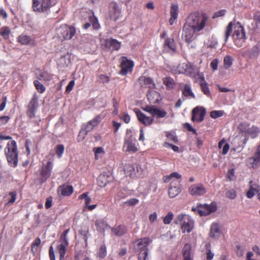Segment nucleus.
I'll use <instances>...</instances> for the list:
<instances>
[{
    "mask_svg": "<svg viewBox=\"0 0 260 260\" xmlns=\"http://www.w3.org/2000/svg\"><path fill=\"white\" fill-rule=\"evenodd\" d=\"M233 28L234 33L232 37L234 44L237 47L243 46L247 39L245 29L239 22L234 20L230 22L226 26L224 35V41L226 42L230 36Z\"/></svg>",
    "mask_w": 260,
    "mask_h": 260,
    "instance_id": "obj_1",
    "label": "nucleus"
},
{
    "mask_svg": "<svg viewBox=\"0 0 260 260\" xmlns=\"http://www.w3.org/2000/svg\"><path fill=\"white\" fill-rule=\"evenodd\" d=\"M142 109L149 113L151 116L150 117L146 115L138 109L135 110V113L139 122L146 126L153 124L155 118H164L167 115V112L165 110L157 108L153 105H147L145 107L142 108Z\"/></svg>",
    "mask_w": 260,
    "mask_h": 260,
    "instance_id": "obj_2",
    "label": "nucleus"
},
{
    "mask_svg": "<svg viewBox=\"0 0 260 260\" xmlns=\"http://www.w3.org/2000/svg\"><path fill=\"white\" fill-rule=\"evenodd\" d=\"M5 155L8 165L16 168L18 164L19 151L16 142L12 140L8 142L5 149Z\"/></svg>",
    "mask_w": 260,
    "mask_h": 260,
    "instance_id": "obj_3",
    "label": "nucleus"
},
{
    "mask_svg": "<svg viewBox=\"0 0 260 260\" xmlns=\"http://www.w3.org/2000/svg\"><path fill=\"white\" fill-rule=\"evenodd\" d=\"M208 19V17L206 14H200L198 12H194L188 15L186 23L199 32L204 28Z\"/></svg>",
    "mask_w": 260,
    "mask_h": 260,
    "instance_id": "obj_4",
    "label": "nucleus"
},
{
    "mask_svg": "<svg viewBox=\"0 0 260 260\" xmlns=\"http://www.w3.org/2000/svg\"><path fill=\"white\" fill-rule=\"evenodd\" d=\"M123 150L125 152L130 153H134L138 151V147L136 144V140L133 136L132 131L131 129H127L126 130Z\"/></svg>",
    "mask_w": 260,
    "mask_h": 260,
    "instance_id": "obj_5",
    "label": "nucleus"
},
{
    "mask_svg": "<svg viewBox=\"0 0 260 260\" xmlns=\"http://www.w3.org/2000/svg\"><path fill=\"white\" fill-rule=\"evenodd\" d=\"M70 231V229H67L61 234L58 241V245L56 247V252L59 254V260H64L67 247L69 246V241L67 235Z\"/></svg>",
    "mask_w": 260,
    "mask_h": 260,
    "instance_id": "obj_6",
    "label": "nucleus"
},
{
    "mask_svg": "<svg viewBox=\"0 0 260 260\" xmlns=\"http://www.w3.org/2000/svg\"><path fill=\"white\" fill-rule=\"evenodd\" d=\"M76 29L74 26L66 24L60 25L56 28V34L62 40H70L75 35Z\"/></svg>",
    "mask_w": 260,
    "mask_h": 260,
    "instance_id": "obj_7",
    "label": "nucleus"
},
{
    "mask_svg": "<svg viewBox=\"0 0 260 260\" xmlns=\"http://www.w3.org/2000/svg\"><path fill=\"white\" fill-rule=\"evenodd\" d=\"M52 6L51 0H32V9L37 13L48 14Z\"/></svg>",
    "mask_w": 260,
    "mask_h": 260,
    "instance_id": "obj_8",
    "label": "nucleus"
},
{
    "mask_svg": "<svg viewBox=\"0 0 260 260\" xmlns=\"http://www.w3.org/2000/svg\"><path fill=\"white\" fill-rule=\"evenodd\" d=\"M217 210L216 204L212 202L210 204H199L196 207L192 208V210L198 213L200 216H206L214 212Z\"/></svg>",
    "mask_w": 260,
    "mask_h": 260,
    "instance_id": "obj_9",
    "label": "nucleus"
},
{
    "mask_svg": "<svg viewBox=\"0 0 260 260\" xmlns=\"http://www.w3.org/2000/svg\"><path fill=\"white\" fill-rule=\"evenodd\" d=\"M124 171L131 178H143L144 174V170L141 165H127L125 166Z\"/></svg>",
    "mask_w": 260,
    "mask_h": 260,
    "instance_id": "obj_10",
    "label": "nucleus"
},
{
    "mask_svg": "<svg viewBox=\"0 0 260 260\" xmlns=\"http://www.w3.org/2000/svg\"><path fill=\"white\" fill-rule=\"evenodd\" d=\"M177 221L181 223V230L183 233H190L192 230L194 222L188 216L179 215L177 217Z\"/></svg>",
    "mask_w": 260,
    "mask_h": 260,
    "instance_id": "obj_11",
    "label": "nucleus"
},
{
    "mask_svg": "<svg viewBox=\"0 0 260 260\" xmlns=\"http://www.w3.org/2000/svg\"><path fill=\"white\" fill-rule=\"evenodd\" d=\"M177 70L179 73L184 74L190 77H194L199 72L198 69L190 62L179 64Z\"/></svg>",
    "mask_w": 260,
    "mask_h": 260,
    "instance_id": "obj_12",
    "label": "nucleus"
},
{
    "mask_svg": "<svg viewBox=\"0 0 260 260\" xmlns=\"http://www.w3.org/2000/svg\"><path fill=\"white\" fill-rule=\"evenodd\" d=\"M38 96L35 93L27 107L26 115L30 119L35 117L36 112L38 108Z\"/></svg>",
    "mask_w": 260,
    "mask_h": 260,
    "instance_id": "obj_13",
    "label": "nucleus"
},
{
    "mask_svg": "<svg viewBox=\"0 0 260 260\" xmlns=\"http://www.w3.org/2000/svg\"><path fill=\"white\" fill-rule=\"evenodd\" d=\"M134 67V63L132 60H129L127 57H122L120 63L121 70L119 74L123 76L126 75L128 73H131Z\"/></svg>",
    "mask_w": 260,
    "mask_h": 260,
    "instance_id": "obj_14",
    "label": "nucleus"
},
{
    "mask_svg": "<svg viewBox=\"0 0 260 260\" xmlns=\"http://www.w3.org/2000/svg\"><path fill=\"white\" fill-rule=\"evenodd\" d=\"M109 15L110 18L115 21L121 16V10L116 2H112L109 6Z\"/></svg>",
    "mask_w": 260,
    "mask_h": 260,
    "instance_id": "obj_15",
    "label": "nucleus"
},
{
    "mask_svg": "<svg viewBox=\"0 0 260 260\" xmlns=\"http://www.w3.org/2000/svg\"><path fill=\"white\" fill-rule=\"evenodd\" d=\"M246 162L249 168L257 169L260 166V145L258 146L256 151L252 157H248Z\"/></svg>",
    "mask_w": 260,
    "mask_h": 260,
    "instance_id": "obj_16",
    "label": "nucleus"
},
{
    "mask_svg": "<svg viewBox=\"0 0 260 260\" xmlns=\"http://www.w3.org/2000/svg\"><path fill=\"white\" fill-rule=\"evenodd\" d=\"M53 164L51 161H48L47 164L42 167L40 172V181L42 183H44L51 176Z\"/></svg>",
    "mask_w": 260,
    "mask_h": 260,
    "instance_id": "obj_17",
    "label": "nucleus"
},
{
    "mask_svg": "<svg viewBox=\"0 0 260 260\" xmlns=\"http://www.w3.org/2000/svg\"><path fill=\"white\" fill-rule=\"evenodd\" d=\"M181 185L180 181L172 180L168 189V194L171 198H174L180 194L181 192Z\"/></svg>",
    "mask_w": 260,
    "mask_h": 260,
    "instance_id": "obj_18",
    "label": "nucleus"
},
{
    "mask_svg": "<svg viewBox=\"0 0 260 260\" xmlns=\"http://www.w3.org/2000/svg\"><path fill=\"white\" fill-rule=\"evenodd\" d=\"M206 114V109L202 107H196L192 111L191 120L194 122L196 120L201 122Z\"/></svg>",
    "mask_w": 260,
    "mask_h": 260,
    "instance_id": "obj_19",
    "label": "nucleus"
},
{
    "mask_svg": "<svg viewBox=\"0 0 260 260\" xmlns=\"http://www.w3.org/2000/svg\"><path fill=\"white\" fill-rule=\"evenodd\" d=\"M138 81L142 88L153 89L155 88L156 85L153 79L150 77L141 76L138 78Z\"/></svg>",
    "mask_w": 260,
    "mask_h": 260,
    "instance_id": "obj_20",
    "label": "nucleus"
},
{
    "mask_svg": "<svg viewBox=\"0 0 260 260\" xmlns=\"http://www.w3.org/2000/svg\"><path fill=\"white\" fill-rule=\"evenodd\" d=\"M189 193L193 196H201L205 194L206 189L201 183L191 185L188 189Z\"/></svg>",
    "mask_w": 260,
    "mask_h": 260,
    "instance_id": "obj_21",
    "label": "nucleus"
},
{
    "mask_svg": "<svg viewBox=\"0 0 260 260\" xmlns=\"http://www.w3.org/2000/svg\"><path fill=\"white\" fill-rule=\"evenodd\" d=\"M196 32L197 31L186 23L183 28L182 37L184 38L186 42L189 43L193 40V36Z\"/></svg>",
    "mask_w": 260,
    "mask_h": 260,
    "instance_id": "obj_22",
    "label": "nucleus"
},
{
    "mask_svg": "<svg viewBox=\"0 0 260 260\" xmlns=\"http://www.w3.org/2000/svg\"><path fill=\"white\" fill-rule=\"evenodd\" d=\"M17 41L22 45L35 46L37 44L35 39L25 34H21L17 38Z\"/></svg>",
    "mask_w": 260,
    "mask_h": 260,
    "instance_id": "obj_23",
    "label": "nucleus"
},
{
    "mask_svg": "<svg viewBox=\"0 0 260 260\" xmlns=\"http://www.w3.org/2000/svg\"><path fill=\"white\" fill-rule=\"evenodd\" d=\"M151 242V240L148 237H145L138 240V243L135 250L137 251H142L148 250L147 246Z\"/></svg>",
    "mask_w": 260,
    "mask_h": 260,
    "instance_id": "obj_24",
    "label": "nucleus"
},
{
    "mask_svg": "<svg viewBox=\"0 0 260 260\" xmlns=\"http://www.w3.org/2000/svg\"><path fill=\"white\" fill-rule=\"evenodd\" d=\"M259 52V49L258 47L256 45L253 46L252 48L245 51L243 53V56L247 57L249 59H254L256 58L258 56Z\"/></svg>",
    "mask_w": 260,
    "mask_h": 260,
    "instance_id": "obj_25",
    "label": "nucleus"
},
{
    "mask_svg": "<svg viewBox=\"0 0 260 260\" xmlns=\"http://www.w3.org/2000/svg\"><path fill=\"white\" fill-rule=\"evenodd\" d=\"M179 8L178 6L175 4H172L170 8V16L169 23L170 25H173L175 21L177 19L178 15Z\"/></svg>",
    "mask_w": 260,
    "mask_h": 260,
    "instance_id": "obj_26",
    "label": "nucleus"
},
{
    "mask_svg": "<svg viewBox=\"0 0 260 260\" xmlns=\"http://www.w3.org/2000/svg\"><path fill=\"white\" fill-rule=\"evenodd\" d=\"M147 99L150 103L156 104L161 99L159 92L154 90H150L147 93Z\"/></svg>",
    "mask_w": 260,
    "mask_h": 260,
    "instance_id": "obj_27",
    "label": "nucleus"
},
{
    "mask_svg": "<svg viewBox=\"0 0 260 260\" xmlns=\"http://www.w3.org/2000/svg\"><path fill=\"white\" fill-rule=\"evenodd\" d=\"M105 45L106 48L112 50H118L120 48V43L113 39L106 40Z\"/></svg>",
    "mask_w": 260,
    "mask_h": 260,
    "instance_id": "obj_28",
    "label": "nucleus"
},
{
    "mask_svg": "<svg viewBox=\"0 0 260 260\" xmlns=\"http://www.w3.org/2000/svg\"><path fill=\"white\" fill-rule=\"evenodd\" d=\"M221 235L219 225L218 223H213L210 228V237L215 239H218Z\"/></svg>",
    "mask_w": 260,
    "mask_h": 260,
    "instance_id": "obj_29",
    "label": "nucleus"
},
{
    "mask_svg": "<svg viewBox=\"0 0 260 260\" xmlns=\"http://www.w3.org/2000/svg\"><path fill=\"white\" fill-rule=\"evenodd\" d=\"M96 230L100 233H104L108 228H110L108 224L104 219H98L95 221Z\"/></svg>",
    "mask_w": 260,
    "mask_h": 260,
    "instance_id": "obj_30",
    "label": "nucleus"
},
{
    "mask_svg": "<svg viewBox=\"0 0 260 260\" xmlns=\"http://www.w3.org/2000/svg\"><path fill=\"white\" fill-rule=\"evenodd\" d=\"M111 231L116 236L121 237L126 233L127 229L124 225H119L111 228Z\"/></svg>",
    "mask_w": 260,
    "mask_h": 260,
    "instance_id": "obj_31",
    "label": "nucleus"
},
{
    "mask_svg": "<svg viewBox=\"0 0 260 260\" xmlns=\"http://www.w3.org/2000/svg\"><path fill=\"white\" fill-rule=\"evenodd\" d=\"M74 189L72 185H62L58 187V191L61 192V194L64 197L70 196L73 192Z\"/></svg>",
    "mask_w": 260,
    "mask_h": 260,
    "instance_id": "obj_32",
    "label": "nucleus"
},
{
    "mask_svg": "<svg viewBox=\"0 0 260 260\" xmlns=\"http://www.w3.org/2000/svg\"><path fill=\"white\" fill-rule=\"evenodd\" d=\"M163 48L164 49L168 48L174 52L176 51L177 48L174 39L171 38H165V42L163 44Z\"/></svg>",
    "mask_w": 260,
    "mask_h": 260,
    "instance_id": "obj_33",
    "label": "nucleus"
},
{
    "mask_svg": "<svg viewBox=\"0 0 260 260\" xmlns=\"http://www.w3.org/2000/svg\"><path fill=\"white\" fill-rule=\"evenodd\" d=\"M52 77L53 75L51 73L45 70H40L38 79L44 81H50L52 80Z\"/></svg>",
    "mask_w": 260,
    "mask_h": 260,
    "instance_id": "obj_34",
    "label": "nucleus"
},
{
    "mask_svg": "<svg viewBox=\"0 0 260 260\" xmlns=\"http://www.w3.org/2000/svg\"><path fill=\"white\" fill-rule=\"evenodd\" d=\"M182 94L186 98H195V95L191 90L190 86L187 84H185L182 89Z\"/></svg>",
    "mask_w": 260,
    "mask_h": 260,
    "instance_id": "obj_35",
    "label": "nucleus"
},
{
    "mask_svg": "<svg viewBox=\"0 0 260 260\" xmlns=\"http://www.w3.org/2000/svg\"><path fill=\"white\" fill-rule=\"evenodd\" d=\"M181 175L179 174L177 172H173L171 173L169 175H166L163 177V181L165 183H168L173 178H176V179H180L181 178Z\"/></svg>",
    "mask_w": 260,
    "mask_h": 260,
    "instance_id": "obj_36",
    "label": "nucleus"
},
{
    "mask_svg": "<svg viewBox=\"0 0 260 260\" xmlns=\"http://www.w3.org/2000/svg\"><path fill=\"white\" fill-rule=\"evenodd\" d=\"M93 151L94 153V157L96 160L102 158L105 154L104 149L102 147L93 148Z\"/></svg>",
    "mask_w": 260,
    "mask_h": 260,
    "instance_id": "obj_37",
    "label": "nucleus"
},
{
    "mask_svg": "<svg viewBox=\"0 0 260 260\" xmlns=\"http://www.w3.org/2000/svg\"><path fill=\"white\" fill-rule=\"evenodd\" d=\"M10 33L11 30L8 26H3L0 28V36L5 40L9 38Z\"/></svg>",
    "mask_w": 260,
    "mask_h": 260,
    "instance_id": "obj_38",
    "label": "nucleus"
},
{
    "mask_svg": "<svg viewBox=\"0 0 260 260\" xmlns=\"http://www.w3.org/2000/svg\"><path fill=\"white\" fill-rule=\"evenodd\" d=\"M107 182V178L105 175H101L97 178L98 185L101 187H105Z\"/></svg>",
    "mask_w": 260,
    "mask_h": 260,
    "instance_id": "obj_39",
    "label": "nucleus"
},
{
    "mask_svg": "<svg viewBox=\"0 0 260 260\" xmlns=\"http://www.w3.org/2000/svg\"><path fill=\"white\" fill-rule=\"evenodd\" d=\"M97 256L104 258L107 255V249L105 244L101 245L96 253Z\"/></svg>",
    "mask_w": 260,
    "mask_h": 260,
    "instance_id": "obj_40",
    "label": "nucleus"
},
{
    "mask_svg": "<svg viewBox=\"0 0 260 260\" xmlns=\"http://www.w3.org/2000/svg\"><path fill=\"white\" fill-rule=\"evenodd\" d=\"M233 61V57L230 55H226L223 59V66L226 69H229L232 65Z\"/></svg>",
    "mask_w": 260,
    "mask_h": 260,
    "instance_id": "obj_41",
    "label": "nucleus"
},
{
    "mask_svg": "<svg viewBox=\"0 0 260 260\" xmlns=\"http://www.w3.org/2000/svg\"><path fill=\"white\" fill-rule=\"evenodd\" d=\"M200 86L201 90L203 92V93L207 95H209L210 92L208 86V84L204 80V78L203 80L200 82Z\"/></svg>",
    "mask_w": 260,
    "mask_h": 260,
    "instance_id": "obj_42",
    "label": "nucleus"
},
{
    "mask_svg": "<svg viewBox=\"0 0 260 260\" xmlns=\"http://www.w3.org/2000/svg\"><path fill=\"white\" fill-rule=\"evenodd\" d=\"M164 84L169 89H173L175 86V82L174 80L170 77L165 78L163 80Z\"/></svg>",
    "mask_w": 260,
    "mask_h": 260,
    "instance_id": "obj_43",
    "label": "nucleus"
},
{
    "mask_svg": "<svg viewBox=\"0 0 260 260\" xmlns=\"http://www.w3.org/2000/svg\"><path fill=\"white\" fill-rule=\"evenodd\" d=\"M34 84L36 88V89L38 90V91L41 93H42L44 92L46 90V87L44 86V85L42 84L40 81L38 80H35L34 81Z\"/></svg>",
    "mask_w": 260,
    "mask_h": 260,
    "instance_id": "obj_44",
    "label": "nucleus"
},
{
    "mask_svg": "<svg viewBox=\"0 0 260 260\" xmlns=\"http://www.w3.org/2000/svg\"><path fill=\"white\" fill-rule=\"evenodd\" d=\"M89 20L94 29H98L100 28V25L99 23L98 20L94 16H89Z\"/></svg>",
    "mask_w": 260,
    "mask_h": 260,
    "instance_id": "obj_45",
    "label": "nucleus"
},
{
    "mask_svg": "<svg viewBox=\"0 0 260 260\" xmlns=\"http://www.w3.org/2000/svg\"><path fill=\"white\" fill-rule=\"evenodd\" d=\"M55 150L56 154L57 155L58 157L60 158L64 152V146L61 144L58 145L56 146Z\"/></svg>",
    "mask_w": 260,
    "mask_h": 260,
    "instance_id": "obj_46",
    "label": "nucleus"
},
{
    "mask_svg": "<svg viewBox=\"0 0 260 260\" xmlns=\"http://www.w3.org/2000/svg\"><path fill=\"white\" fill-rule=\"evenodd\" d=\"M101 120L102 117L100 115H99L95 116L90 121H88V122L93 126V127H94L99 124V123L101 121Z\"/></svg>",
    "mask_w": 260,
    "mask_h": 260,
    "instance_id": "obj_47",
    "label": "nucleus"
},
{
    "mask_svg": "<svg viewBox=\"0 0 260 260\" xmlns=\"http://www.w3.org/2000/svg\"><path fill=\"white\" fill-rule=\"evenodd\" d=\"M166 136L167 138L174 143H177L178 138L174 132H167Z\"/></svg>",
    "mask_w": 260,
    "mask_h": 260,
    "instance_id": "obj_48",
    "label": "nucleus"
},
{
    "mask_svg": "<svg viewBox=\"0 0 260 260\" xmlns=\"http://www.w3.org/2000/svg\"><path fill=\"white\" fill-rule=\"evenodd\" d=\"M174 215L172 212H169L163 218V222L165 224H170L173 219Z\"/></svg>",
    "mask_w": 260,
    "mask_h": 260,
    "instance_id": "obj_49",
    "label": "nucleus"
},
{
    "mask_svg": "<svg viewBox=\"0 0 260 260\" xmlns=\"http://www.w3.org/2000/svg\"><path fill=\"white\" fill-rule=\"evenodd\" d=\"M191 246L190 244L186 243L184 245L183 250L182 253L183 255H191Z\"/></svg>",
    "mask_w": 260,
    "mask_h": 260,
    "instance_id": "obj_50",
    "label": "nucleus"
},
{
    "mask_svg": "<svg viewBox=\"0 0 260 260\" xmlns=\"http://www.w3.org/2000/svg\"><path fill=\"white\" fill-rule=\"evenodd\" d=\"M224 114V111L221 110H214L210 112V116L214 119H216L218 117H221L223 116Z\"/></svg>",
    "mask_w": 260,
    "mask_h": 260,
    "instance_id": "obj_51",
    "label": "nucleus"
},
{
    "mask_svg": "<svg viewBox=\"0 0 260 260\" xmlns=\"http://www.w3.org/2000/svg\"><path fill=\"white\" fill-rule=\"evenodd\" d=\"M249 126V124L248 123L243 122L239 124L238 129L242 133H247Z\"/></svg>",
    "mask_w": 260,
    "mask_h": 260,
    "instance_id": "obj_52",
    "label": "nucleus"
},
{
    "mask_svg": "<svg viewBox=\"0 0 260 260\" xmlns=\"http://www.w3.org/2000/svg\"><path fill=\"white\" fill-rule=\"evenodd\" d=\"M120 119L125 123H128L131 121V117L127 113L124 112L119 116Z\"/></svg>",
    "mask_w": 260,
    "mask_h": 260,
    "instance_id": "obj_53",
    "label": "nucleus"
},
{
    "mask_svg": "<svg viewBox=\"0 0 260 260\" xmlns=\"http://www.w3.org/2000/svg\"><path fill=\"white\" fill-rule=\"evenodd\" d=\"M258 132V129L257 127L254 126H252L251 127H249L248 128L247 134L249 135L255 136L256 135L257 133Z\"/></svg>",
    "mask_w": 260,
    "mask_h": 260,
    "instance_id": "obj_54",
    "label": "nucleus"
},
{
    "mask_svg": "<svg viewBox=\"0 0 260 260\" xmlns=\"http://www.w3.org/2000/svg\"><path fill=\"white\" fill-rule=\"evenodd\" d=\"M9 194L11 197V198L8 201L7 205H12L16 200L17 193L16 191H11L9 192Z\"/></svg>",
    "mask_w": 260,
    "mask_h": 260,
    "instance_id": "obj_55",
    "label": "nucleus"
},
{
    "mask_svg": "<svg viewBox=\"0 0 260 260\" xmlns=\"http://www.w3.org/2000/svg\"><path fill=\"white\" fill-rule=\"evenodd\" d=\"M87 134V133L86 132H85V131L84 129L81 128V129L79 132V134L77 137L78 142H79L82 141L85 139Z\"/></svg>",
    "mask_w": 260,
    "mask_h": 260,
    "instance_id": "obj_56",
    "label": "nucleus"
},
{
    "mask_svg": "<svg viewBox=\"0 0 260 260\" xmlns=\"http://www.w3.org/2000/svg\"><path fill=\"white\" fill-rule=\"evenodd\" d=\"M225 195L226 197L231 199H234L237 197V193L234 189L229 190L226 191Z\"/></svg>",
    "mask_w": 260,
    "mask_h": 260,
    "instance_id": "obj_57",
    "label": "nucleus"
},
{
    "mask_svg": "<svg viewBox=\"0 0 260 260\" xmlns=\"http://www.w3.org/2000/svg\"><path fill=\"white\" fill-rule=\"evenodd\" d=\"M126 197V194L124 193V190H120L118 191L115 197V200L119 201L121 199H124Z\"/></svg>",
    "mask_w": 260,
    "mask_h": 260,
    "instance_id": "obj_58",
    "label": "nucleus"
},
{
    "mask_svg": "<svg viewBox=\"0 0 260 260\" xmlns=\"http://www.w3.org/2000/svg\"><path fill=\"white\" fill-rule=\"evenodd\" d=\"M110 80L109 77L105 75L101 74L99 76V81L100 83H105L109 82Z\"/></svg>",
    "mask_w": 260,
    "mask_h": 260,
    "instance_id": "obj_59",
    "label": "nucleus"
},
{
    "mask_svg": "<svg viewBox=\"0 0 260 260\" xmlns=\"http://www.w3.org/2000/svg\"><path fill=\"white\" fill-rule=\"evenodd\" d=\"M244 248L240 245L236 246V253L238 257H241L244 255Z\"/></svg>",
    "mask_w": 260,
    "mask_h": 260,
    "instance_id": "obj_60",
    "label": "nucleus"
},
{
    "mask_svg": "<svg viewBox=\"0 0 260 260\" xmlns=\"http://www.w3.org/2000/svg\"><path fill=\"white\" fill-rule=\"evenodd\" d=\"M148 250L141 251L138 255V260H146L148 256Z\"/></svg>",
    "mask_w": 260,
    "mask_h": 260,
    "instance_id": "obj_61",
    "label": "nucleus"
},
{
    "mask_svg": "<svg viewBox=\"0 0 260 260\" xmlns=\"http://www.w3.org/2000/svg\"><path fill=\"white\" fill-rule=\"evenodd\" d=\"M164 146L166 147H169L173 149V150L175 152H178L179 151V148L178 146L174 145L172 144H170L168 142H165L164 144Z\"/></svg>",
    "mask_w": 260,
    "mask_h": 260,
    "instance_id": "obj_62",
    "label": "nucleus"
},
{
    "mask_svg": "<svg viewBox=\"0 0 260 260\" xmlns=\"http://www.w3.org/2000/svg\"><path fill=\"white\" fill-rule=\"evenodd\" d=\"M249 188L256 192H258L259 190V186L256 183L253 184L252 180L249 182Z\"/></svg>",
    "mask_w": 260,
    "mask_h": 260,
    "instance_id": "obj_63",
    "label": "nucleus"
},
{
    "mask_svg": "<svg viewBox=\"0 0 260 260\" xmlns=\"http://www.w3.org/2000/svg\"><path fill=\"white\" fill-rule=\"evenodd\" d=\"M75 82L74 80L71 81L66 88V92L70 93L73 89Z\"/></svg>",
    "mask_w": 260,
    "mask_h": 260,
    "instance_id": "obj_64",
    "label": "nucleus"
}]
</instances>
